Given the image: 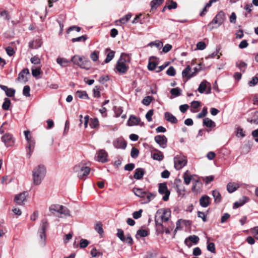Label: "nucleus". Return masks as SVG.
Listing matches in <instances>:
<instances>
[{
  "instance_id": "nucleus-25",
  "label": "nucleus",
  "mask_w": 258,
  "mask_h": 258,
  "mask_svg": "<svg viewBox=\"0 0 258 258\" xmlns=\"http://www.w3.org/2000/svg\"><path fill=\"white\" fill-rule=\"evenodd\" d=\"M106 51H109L107 55V56L104 60L105 63H107L109 62L114 57L115 52L113 50H110L109 48L105 49Z\"/></svg>"
},
{
  "instance_id": "nucleus-46",
  "label": "nucleus",
  "mask_w": 258,
  "mask_h": 258,
  "mask_svg": "<svg viewBox=\"0 0 258 258\" xmlns=\"http://www.w3.org/2000/svg\"><path fill=\"white\" fill-rule=\"evenodd\" d=\"M139 154V151L135 147H133L131 152V156L133 158H137Z\"/></svg>"
},
{
  "instance_id": "nucleus-55",
  "label": "nucleus",
  "mask_w": 258,
  "mask_h": 258,
  "mask_svg": "<svg viewBox=\"0 0 258 258\" xmlns=\"http://www.w3.org/2000/svg\"><path fill=\"white\" fill-rule=\"evenodd\" d=\"M154 114V110L153 109H151L149 110L146 114V118L149 122H150L152 120V116Z\"/></svg>"
},
{
  "instance_id": "nucleus-33",
  "label": "nucleus",
  "mask_w": 258,
  "mask_h": 258,
  "mask_svg": "<svg viewBox=\"0 0 258 258\" xmlns=\"http://www.w3.org/2000/svg\"><path fill=\"white\" fill-rule=\"evenodd\" d=\"M76 94L78 97L80 99H89V97L87 93V92L85 91H77L76 92Z\"/></svg>"
},
{
  "instance_id": "nucleus-21",
  "label": "nucleus",
  "mask_w": 258,
  "mask_h": 258,
  "mask_svg": "<svg viewBox=\"0 0 258 258\" xmlns=\"http://www.w3.org/2000/svg\"><path fill=\"white\" fill-rule=\"evenodd\" d=\"M164 116L165 119L172 123H176L178 121L176 117L169 112H165Z\"/></svg>"
},
{
  "instance_id": "nucleus-20",
  "label": "nucleus",
  "mask_w": 258,
  "mask_h": 258,
  "mask_svg": "<svg viewBox=\"0 0 258 258\" xmlns=\"http://www.w3.org/2000/svg\"><path fill=\"white\" fill-rule=\"evenodd\" d=\"M240 186V184L236 182H229L227 185V189L230 193L233 192Z\"/></svg>"
},
{
  "instance_id": "nucleus-23",
  "label": "nucleus",
  "mask_w": 258,
  "mask_h": 258,
  "mask_svg": "<svg viewBox=\"0 0 258 258\" xmlns=\"http://www.w3.org/2000/svg\"><path fill=\"white\" fill-rule=\"evenodd\" d=\"M210 198L208 196H202L200 199V204L204 208L207 207L210 204Z\"/></svg>"
},
{
  "instance_id": "nucleus-37",
  "label": "nucleus",
  "mask_w": 258,
  "mask_h": 258,
  "mask_svg": "<svg viewBox=\"0 0 258 258\" xmlns=\"http://www.w3.org/2000/svg\"><path fill=\"white\" fill-rule=\"evenodd\" d=\"M247 198L246 197H243L242 200H240L239 202H236L234 204L233 208L236 209L239 207L243 205L246 202Z\"/></svg>"
},
{
  "instance_id": "nucleus-31",
  "label": "nucleus",
  "mask_w": 258,
  "mask_h": 258,
  "mask_svg": "<svg viewBox=\"0 0 258 258\" xmlns=\"http://www.w3.org/2000/svg\"><path fill=\"white\" fill-rule=\"evenodd\" d=\"M203 124L204 125L208 127L215 126V123L209 118H205L203 119Z\"/></svg>"
},
{
  "instance_id": "nucleus-13",
  "label": "nucleus",
  "mask_w": 258,
  "mask_h": 258,
  "mask_svg": "<svg viewBox=\"0 0 258 258\" xmlns=\"http://www.w3.org/2000/svg\"><path fill=\"white\" fill-rule=\"evenodd\" d=\"M2 141L7 147H11L14 144V140L10 134H6L2 137Z\"/></svg>"
},
{
  "instance_id": "nucleus-47",
  "label": "nucleus",
  "mask_w": 258,
  "mask_h": 258,
  "mask_svg": "<svg viewBox=\"0 0 258 258\" xmlns=\"http://www.w3.org/2000/svg\"><path fill=\"white\" fill-rule=\"evenodd\" d=\"M153 99V97L147 96L145 97L142 100V103L146 106L149 105Z\"/></svg>"
},
{
  "instance_id": "nucleus-60",
  "label": "nucleus",
  "mask_w": 258,
  "mask_h": 258,
  "mask_svg": "<svg viewBox=\"0 0 258 258\" xmlns=\"http://www.w3.org/2000/svg\"><path fill=\"white\" fill-rule=\"evenodd\" d=\"M207 249L212 253H215V244L213 242L209 243L207 245Z\"/></svg>"
},
{
  "instance_id": "nucleus-14",
  "label": "nucleus",
  "mask_w": 258,
  "mask_h": 258,
  "mask_svg": "<svg viewBox=\"0 0 258 258\" xmlns=\"http://www.w3.org/2000/svg\"><path fill=\"white\" fill-rule=\"evenodd\" d=\"M27 191H24L19 194L16 195L15 197V202L19 205L23 204L24 202L26 200V197L28 196Z\"/></svg>"
},
{
  "instance_id": "nucleus-2",
  "label": "nucleus",
  "mask_w": 258,
  "mask_h": 258,
  "mask_svg": "<svg viewBox=\"0 0 258 258\" xmlns=\"http://www.w3.org/2000/svg\"><path fill=\"white\" fill-rule=\"evenodd\" d=\"M46 173V168L44 165H39L35 167L32 171L33 184L35 185L40 184L45 176Z\"/></svg>"
},
{
  "instance_id": "nucleus-41",
  "label": "nucleus",
  "mask_w": 258,
  "mask_h": 258,
  "mask_svg": "<svg viewBox=\"0 0 258 258\" xmlns=\"http://www.w3.org/2000/svg\"><path fill=\"white\" fill-rule=\"evenodd\" d=\"M190 70V68L189 66H187L182 71V77H186L188 79L191 78L192 75H188L189 72Z\"/></svg>"
},
{
  "instance_id": "nucleus-3",
  "label": "nucleus",
  "mask_w": 258,
  "mask_h": 258,
  "mask_svg": "<svg viewBox=\"0 0 258 258\" xmlns=\"http://www.w3.org/2000/svg\"><path fill=\"white\" fill-rule=\"evenodd\" d=\"M226 19L225 13L220 11L215 16L213 20L208 24V26L210 27L211 30L214 28H217L223 24Z\"/></svg>"
},
{
  "instance_id": "nucleus-42",
  "label": "nucleus",
  "mask_w": 258,
  "mask_h": 258,
  "mask_svg": "<svg viewBox=\"0 0 258 258\" xmlns=\"http://www.w3.org/2000/svg\"><path fill=\"white\" fill-rule=\"evenodd\" d=\"M181 92L182 90L179 88H172L170 90L171 94L175 97L180 95Z\"/></svg>"
},
{
  "instance_id": "nucleus-40",
  "label": "nucleus",
  "mask_w": 258,
  "mask_h": 258,
  "mask_svg": "<svg viewBox=\"0 0 258 258\" xmlns=\"http://www.w3.org/2000/svg\"><path fill=\"white\" fill-rule=\"evenodd\" d=\"M95 230L100 235L103 233V230L102 228V224L101 222H97L95 226Z\"/></svg>"
},
{
  "instance_id": "nucleus-38",
  "label": "nucleus",
  "mask_w": 258,
  "mask_h": 258,
  "mask_svg": "<svg viewBox=\"0 0 258 258\" xmlns=\"http://www.w3.org/2000/svg\"><path fill=\"white\" fill-rule=\"evenodd\" d=\"M212 195L216 203H219L221 202V195L218 190H213Z\"/></svg>"
},
{
  "instance_id": "nucleus-57",
  "label": "nucleus",
  "mask_w": 258,
  "mask_h": 258,
  "mask_svg": "<svg viewBox=\"0 0 258 258\" xmlns=\"http://www.w3.org/2000/svg\"><path fill=\"white\" fill-rule=\"evenodd\" d=\"M149 45L152 46H155L157 48H160L163 46V43L159 41H156L154 42H151L149 44Z\"/></svg>"
},
{
  "instance_id": "nucleus-52",
  "label": "nucleus",
  "mask_w": 258,
  "mask_h": 258,
  "mask_svg": "<svg viewBox=\"0 0 258 258\" xmlns=\"http://www.w3.org/2000/svg\"><path fill=\"white\" fill-rule=\"evenodd\" d=\"M258 83V77L255 76L253 77L251 80L249 81L248 82V85L250 87H253L255 85H256Z\"/></svg>"
},
{
  "instance_id": "nucleus-12",
  "label": "nucleus",
  "mask_w": 258,
  "mask_h": 258,
  "mask_svg": "<svg viewBox=\"0 0 258 258\" xmlns=\"http://www.w3.org/2000/svg\"><path fill=\"white\" fill-rule=\"evenodd\" d=\"M97 161L104 163L107 161V153L104 150H100L97 153L95 157Z\"/></svg>"
},
{
  "instance_id": "nucleus-48",
  "label": "nucleus",
  "mask_w": 258,
  "mask_h": 258,
  "mask_svg": "<svg viewBox=\"0 0 258 258\" xmlns=\"http://www.w3.org/2000/svg\"><path fill=\"white\" fill-rule=\"evenodd\" d=\"M41 73V68L40 67L32 68V74L34 77H37Z\"/></svg>"
},
{
  "instance_id": "nucleus-6",
  "label": "nucleus",
  "mask_w": 258,
  "mask_h": 258,
  "mask_svg": "<svg viewBox=\"0 0 258 258\" xmlns=\"http://www.w3.org/2000/svg\"><path fill=\"white\" fill-rule=\"evenodd\" d=\"M50 212L55 215V213H59L64 216H70L69 210L66 207L57 204H54L51 205L49 208Z\"/></svg>"
},
{
  "instance_id": "nucleus-15",
  "label": "nucleus",
  "mask_w": 258,
  "mask_h": 258,
  "mask_svg": "<svg viewBox=\"0 0 258 258\" xmlns=\"http://www.w3.org/2000/svg\"><path fill=\"white\" fill-rule=\"evenodd\" d=\"M141 119L135 115H131L127 121V124L129 126L137 125L140 124L141 126L144 125L143 122H140Z\"/></svg>"
},
{
  "instance_id": "nucleus-17",
  "label": "nucleus",
  "mask_w": 258,
  "mask_h": 258,
  "mask_svg": "<svg viewBox=\"0 0 258 258\" xmlns=\"http://www.w3.org/2000/svg\"><path fill=\"white\" fill-rule=\"evenodd\" d=\"M113 146L117 149H124L126 147V142L121 138H118L113 142Z\"/></svg>"
},
{
  "instance_id": "nucleus-43",
  "label": "nucleus",
  "mask_w": 258,
  "mask_h": 258,
  "mask_svg": "<svg viewBox=\"0 0 258 258\" xmlns=\"http://www.w3.org/2000/svg\"><path fill=\"white\" fill-rule=\"evenodd\" d=\"M191 176L188 174V171L187 170L183 174L184 182L186 185H188L191 180Z\"/></svg>"
},
{
  "instance_id": "nucleus-53",
  "label": "nucleus",
  "mask_w": 258,
  "mask_h": 258,
  "mask_svg": "<svg viewBox=\"0 0 258 258\" xmlns=\"http://www.w3.org/2000/svg\"><path fill=\"white\" fill-rule=\"evenodd\" d=\"M93 95L94 97L99 98L100 97V87L95 86L93 89Z\"/></svg>"
},
{
  "instance_id": "nucleus-59",
  "label": "nucleus",
  "mask_w": 258,
  "mask_h": 258,
  "mask_svg": "<svg viewBox=\"0 0 258 258\" xmlns=\"http://www.w3.org/2000/svg\"><path fill=\"white\" fill-rule=\"evenodd\" d=\"M143 212V210L142 209L139 210L138 211H135L133 213V216L134 219H137L140 218L142 216V213Z\"/></svg>"
},
{
  "instance_id": "nucleus-22",
  "label": "nucleus",
  "mask_w": 258,
  "mask_h": 258,
  "mask_svg": "<svg viewBox=\"0 0 258 258\" xmlns=\"http://www.w3.org/2000/svg\"><path fill=\"white\" fill-rule=\"evenodd\" d=\"M145 173V170L142 168H138L135 170L134 177L137 180L142 179Z\"/></svg>"
},
{
  "instance_id": "nucleus-5",
  "label": "nucleus",
  "mask_w": 258,
  "mask_h": 258,
  "mask_svg": "<svg viewBox=\"0 0 258 258\" xmlns=\"http://www.w3.org/2000/svg\"><path fill=\"white\" fill-rule=\"evenodd\" d=\"M91 169L87 167L85 164L81 163L76 165L74 167V172L77 173L78 177L80 179H83L90 172Z\"/></svg>"
},
{
  "instance_id": "nucleus-39",
  "label": "nucleus",
  "mask_w": 258,
  "mask_h": 258,
  "mask_svg": "<svg viewBox=\"0 0 258 258\" xmlns=\"http://www.w3.org/2000/svg\"><path fill=\"white\" fill-rule=\"evenodd\" d=\"M11 104V100L8 98L4 99V102L2 105V108L4 110H8Z\"/></svg>"
},
{
  "instance_id": "nucleus-24",
  "label": "nucleus",
  "mask_w": 258,
  "mask_h": 258,
  "mask_svg": "<svg viewBox=\"0 0 258 258\" xmlns=\"http://www.w3.org/2000/svg\"><path fill=\"white\" fill-rule=\"evenodd\" d=\"M149 235V232L147 230L140 229H139L136 234V238L139 239L141 237H145Z\"/></svg>"
},
{
  "instance_id": "nucleus-44",
  "label": "nucleus",
  "mask_w": 258,
  "mask_h": 258,
  "mask_svg": "<svg viewBox=\"0 0 258 258\" xmlns=\"http://www.w3.org/2000/svg\"><path fill=\"white\" fill-rule=\"evenodd\" d=\"M88 39V37L86 35H82L81 36L74 38L72 39V41L73 42H80V41H85Z\"/></svg>"
},
{
  "instance_id": "nucleus-51",
  "label": "nucleus",
  "mask_w": 258,
  "mask_h": 258,
  "mask_svg": "<svg viewBox=\"0 0 258 258\" xmlns=\"http://www.w3.org/2000/svg\"><path fill=\"white\" fill-rule=\"evenodd\" d=\"M122 241L130 245H132L133 244V239L132 238L131 234H126V237H124V240Z\"/></svg>"
},
{
  "instance_id": "nucleus-8",
  "label": "nucleus",
  "mask_w": 258,
  "mask_h": 258,
  "mask_svg": "<svg viewBox=\"0 0 258 258\" xmlns=\"http://www.w3.org/2000/svg\"><path fill=\"white\" fill-rule=\"evenodd\" d=\"M158 191L160 195H164L162 198V200L164 201H167L169 200L170 192L168 189L167 184L165 182L159 184Z\"/></svg>"
},
{
  "instance_id": "nucleus-56",
  "label": "nucleus",
  "mask_w": 258,
  "mask_h": 258,
  "mask_svg": "<svg viewBox=\"0 0 258 258\" xmlns=\"http://www.w3.org/2000/svg\"><path fill=\"white\" fill-rule=\"evenodd\" d=\"M207 113H208L207 108L205 107L203 108V110L201 111V112H200V113H199L198 114L197 117L199 118H203L204 116H205Z\"/></svg>"
},
{
  "instance_id": "nucleus-10",
  "label": "nucleus",
  "mask_w": 258,
  "mask_h": 258,
  "mask_svg": "<svg viewBox=\"0 0 258 258\" xmlns=\"http://www.w3.org/2000/svg\"><path fill=\"white\" fill-rule=\"evenodd\" d=\"M125 59L122 58V55L117 61L116 69L118 72L121 74H124L127 71L128 67L125 64Z\"/></svg>"
},
{
  "instance_id": "nucleus-26",
  "label": "nucleus",
  "mask_w": 258,
  "mask_h": 258,
  "mask_svg": "<svg viewBox=\"0 0 258 258\" xmlns=\"http://www.w3.org/2000/svg\"><path fill=\"white\" fill-rule=\"evenodd\" d=\"M133 191L136 196L142 198H145L146 191H143V190L142 188H134Z\"/></svg>"
},
{
  "instance_id": "nucleus-63",
  "label": "nucleus",
  "mask_w": 258,
  "mask_h": 258,
  "mask_svg": "<svg viewBox=\"0 0 258 258\" xmlns=\"http://www.w3.org/2000/svg\"><path fill=\"white\" fill-rule=\"evenodd\" d=\"M89 244V241L86 239H81L80 243V246L81 248L86 247Z\"/></svg>"
},
{
  "instance_id": "nucleus-7",
  "label": "nucleus",
  "mask_w": 258,
  "mask_h": 258,
  "mask_svg": "<svg viewBox=\"0 0 258 258\" xmlns=\"http://www.w3.org/2000/svg\"><path fill=\"white\" fill-rule=\"evenodd\" d=\"M48 223L45 219H43L41 221V226L40 229L38 230V233L40 237L41 243L42 245H45L46 234L45 230L48 227Z\"/></svg>"
},
{
  "instance_id": "nucleus-11",
  "label": "nucleus",
  "mask_w": 258,
  "mask_h": 258,
  "mask_svg": "<svg viewBox=\"0 0 258 258\" xmlns=\"http://www.w3.org/2000/svg\"><path fill=\"white\" fill-rule=\"evenodd\" d=\"M154 140L161 148H165L167 147V139L164 135H157L154 138Z\"/></svg>"
},
{
  "instance_id": "nucleus-64",
  "label": "nucleus",
  "mask_w": 258,
  "mask_h": 258,
  "mask_svg": "<svg viewBox=\"0 0 258 258\" xmlns=\"http://www.w3.org/2000/svg\"><path fill=\"white\" fill-rule=\"evenodd\" d=\"M252 234L255 238L258 240V226H256L251 230Z\"/></svg>"
},
{
  "instance_id": "nucleus-4",
  "label": "nucleus",
  "mask_w": 258,
  "mask_h": 258,
  "mask_svg": "<svg viewBox=\"0 0 258 258\" xmlns=\"http://www.w3.org/2000/svg\"><path fill=\"white\" fill-rule=\"evenodd\" d=\"M71 61L81 68L88 70L91 68V61L86 57L75 55L72 57Z\"/></svg>"
},
{
  "instance_id": "nucleus-30",
  "label": "nucleus",
  "mask_w": 258,
  "mask_h": 258,
  "mask_svg": "<svg viewBox=\"0 0 258 258\" xmlns=\"http://www.w3.org/2000/svg\"><path fill=\"white\" fill-rule=\"evenodd\" d=\"M207 84L209 85H210V83H208L206 81H203L200 84L198 90L200 93H203L206 91L207 87Z\"/></svg>"
},
{
  "instance_id": "nucleus-9",
  "label": "nucleus",
  "mask_w": 258,
  "mask_h": 258,
  "mask_svg": "<svg viewBox=\"0 0 258 258\" xmlns=\"http://www.w3.org/2000/svg\"><path fill=\"white\" fill-rule=\"evenodd\" d=\"M187 163V160L184 156H176L174 158V167L176 169L180 170Z\"/></svg>"
},
{
  "instance_id": "nucleus-36",
  "label": "nucleus",
  "mask_w": 258,
  "mask_h": 258,
  "mask_svg": "<svg viewBox=\"0 0 258 258\" xmlns=\"http://www.w3.org/2000/svg\"><path fill=\"white\" fill-rule=\"evenodd\" d=\"M29 74V70L28 69H24L19 74L18 80H23L25 79V75Z\"/></svg>"
},
{
  "instance_id": "nucleus-35",
  "label": "nucleus",
  "mask_w": 258,
  "mask_h": 258,
  "mask_svg": "<svg viewBox=\"0 0 258 258\" xmlns=\"http://www.w3.org/2000/svg\"><path fill=\"white\" fill-rule=\"evenodd\" d=\"M132 16V15L131 13H128L123 17L121 18L118 21H117L116 22H119L122 24H125L130 20Z\"/></svg>"
},
{
  "instance_id": "nucleus-1",
  "label": "nucleus",
  "mask_w": 258,
  "mask_h": 258,
  "mask_svg": "<svg viewBox=\"0 0 258 258\" xmlns=\"http://www.w3.org/2000/svg\"><path fill=\"white\" fill-rule=\"evenodd\" d=\"M170 216L171 211L169 209L162 208L157 211L155 216V221L158 230L161 232L164 231V227L162 223L168 221Z\"/></svg>"
},
{
  "instance_id": "nucleus-27",
  "label": "nucleus",
  "mask_w": 258,
  "mask_h": 258,
  "mask_svg": "<svg viewBox=\"0 0 258 258\" xmlns=\"http://www.w3.org/2000/svg\"><path fill=\"white\" fill-rule=\"evenodd\" d=\"M247 66V63L242 60L238 61L236 63V67L238 68L239 70L243 73L245 72Z\"/></svg>"
},
{
  "instance_id": "nucleus-61",
  "label": "nucleus",
  "mask_w": 258,
  "mask_h": 258,
  "mask_svg": "<svg viewBox=\"0 0 258 258\" xmlns=\"http://www.w3.org/2000/svg\"><path fill=\"white\" fill-rule=\"evenodd\" d=\"M206 45L205 43L203 41L199 42L197 44V48L198 49L204 50V49L206 48Z\"/></svg>"
},
{
  "instance_id": "nucleus-16",
  "label": "nucleus",
  "mask_w": 258,
  "mask_h": 258,
  "mask_svg": "<svg viewBox=\"0 0 258 258\" xmlns=\"http://www.w3.org/2000/svg\"><path fill=\"white\" fill-rule=\"evenodd\" d=\"M199 241V238L198 236L193 235L188 236V238H186L184 240V243L188 247H190L192 246V243L195 244L198 243Z\"/></svg>"
},
{
  "instance_id": "nucleus-50",
  "label": "nucleus",
  "mask_w": 258,
  "mask_h": 258,
  "mask_svg": "<svg viewBox=\"0 0 258 258\" xmlns=\"http://www.w3.org/2000/svg\"><path fill=\"white\" fill-rule=\"evenodd\" d=\"M155 197V195L152 193L146 192L145 199H146V203H149Z\"/></svg>"
},
{
  "instance_id": "nucleus-32",
  "label": "nucleus",
  "mask_w": 258,
  "mask_h": 258,
  "mask_svg": "<svg viewBox=\"0 0 258 258\" xmlns=\"http://www.w3.org/2000/svg\"><path fill=\"white\" fill-rule=\"evenodd\" d=\"M56 62L58 64L61 66L62 67H65L68 65V63L70 62L66 58L58 57L56 59Z\"/></svg>"
},
{
  "instance_id": "nucleus-58",
  "label": "nucleus",
  "mask_w": 258,
  "mask_h": 258,
  "mask_svg": "<svg viewBox=\"0 0 258 258\" xmlns=\"http://www.w3.org/2000/svg\"><path fill=\"white\" fill-rule=\"evenodd\" d=\"M116 235L121 241H123L125 236H124L123 231L122 229H118Z\"/></svg>"
},
{
  "instance_id": "nucleus-19",
  "label": "nucleus",
  "mask_w": 258,
  "mask_h": 258,
  "mask_svg": "<svg viewBox=\"0 0 258 258\" xmlns=\"http://www.w3.org/2000/svg\"><path fill=\"white\" fill-rule=\"evenodd\" d=\"M42 43L41 40L40 38H37L29 42V47L31 49H37L41 47Z\"/></svg>"
},
{
  "instance_id": "nucleus-18",
  "label": "nucleus",
  "mask_w": 258,
  "mask_h": 258,
  "mask_svg": "<svg viewBox=\"0 0 258 258\" xmlns=\"http://www.w3.org/2000/svg\"><path fill=\"white\" fill-rule=\"evenodd\" d=\"M0 88L4 91L8 97L14 96L16 90L13 88H9L7 86L0 84Z\"/></svg>"
},
{
  "instance_id": "nucleus-62",
  "label": "nucleus",
  "mask_w": 258,
  "mask_h": 258,
  "mask_svg": "<svg viewBox=\"0 0 258 258\" xmlns=\"http://www.w3.org/2000/svg\"><path fill=\"white\" fill-rule=\"evenodd\" d=\"M30 61L34 64H39L40 63V59L36 56H34L31 58Z\"/></svg>"
},
{
  "instance_id": "nucleus-29",
  "label": "nucleus",
  "mask_w": 258,
  "mask_h": 258,
  "mask_svg": "<svg viewBox=\"0 0 258 258\" xmlns=\"http://www.w3.org/2000/svg\"><path fill=\"white\" fill-rule=\"evenodd\" d=\"M156 153H154L152 154V158L154 160H158L159 161L162 160L164 158V155L163 153L161 151L158 150H156Z\"/></svg>"
},
{
  "instance_id": "nucleus-45",
  "label": "nucleus",
  "mask_w": 258,
  "mask_h": 258,
  "mask_svg": "<svg viewBox=\"0 0 258 258\" xmlns=\"http://www.w3.org/2000/svg\"><path fill=\"white\" fill-rule=\"evenodd\" d=\"M99 52L98 51H94L90 54V58L93 61H96L98 59Z\"/></svg>"
},
{
  "instance_id": "nucleus-54",
  "label": "nucleus",
  "mask_w": 258,
  "mask_h": 258,
  "mask_svg": "<svg viewBox=\"0 0 258 258\" xmlns=\"http://www.w3.org/2000/svg\"><path fill=\"white\" fill-rule=\"evenodd\" d=\"M166 74L170 76H174L176 74L175 70L173 67H170L167 70Z\"/></svg>"
},
{
  "instance_id": "nucleus-34",
  "label": "nucleus",
  "mask_w": 258,
  "mask_h": 258,
  "mask_svg": "<svg viewBox=\"0 0 258 258\" xmlns=\"http://www.w3.org/2000/svg\"><path fill=\"white\" fill-rule=\"evenodd\" d=\"M164 0H153L151 2L150 5L152 9H156L158 6L161 5Z\"/></svg>"
},
{
  "instance_id": "nucleus-28",
  "label": "nucleus",
  "mask_w": 258,
  "mask_h": 258,
  "mask_svg": "<svg viewBox=\"0 0 258 258\" xmlns=\"http://www.w3.org/2000/svg\"><path fill=\"white\" fill-rule=\"evenodd\" d=\"M152 58H156L155 56H151L149 59V63L148 64V69L150 71H153L156 68L158 63L156 61H151Z\"/></svg>"
},
{
  "instance_id": "nucleus-49",
  "label": "nucleus",
  "mask_w": 258,
  "mask_h": 258,
  "mask_svg": "<svg viewBox=\"0 0 258 258\" xmlns=\"http://www.w3.org/2000/svg\"><path fill=\"white\" fill-rule=\"evenodd\" d=\"M30 88L29 86L26 85L24 87L23 90V94L24 96L26 97H29L30 96Z\"/></svg>"
}]
</instances>
